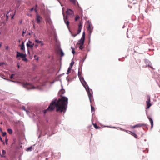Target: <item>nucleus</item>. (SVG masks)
I'll return each mask as SVG.
<instances>
[{
  "label": "nucleus",
  "mask_w": 160,
  "mask_h": 160,
  "mask_svg": "<svg viewBox=\"0 0 160 160\" xmlns=\"http://www.w3.org/2000/svg\"><path fill=\"white\" fill-rule=\"evenodd\" d=\"M23 86L24 87H26L28 89H34L35 87L32 84L29 83H26L23 84Z\"/></svg>",
  "instance_id": "obj_5"
},
{
  "label": "nucleus",
  "mask_w": 160,
  "mask_h": 160,
  "mask_svg": "<svg viewBox=\"0 0 160 160\" xmlns=\"http://www.w3.org/2000/svg\"><path fill=\"white\" fill-rule=\"evenodd\" d=\"M8 139L6 138V140H5V142H6V144H7V143H8Z\"/></svg>",
  "instance_id": "obj_35"
},
{
  "label": "nucleus",
  "mask_w": 160,
  "mask_h": 160,
  "mask_svg": "<svg viewBox=\"0 0 160 160\" xmlns=\"http://www.w3.org/2000/svg\"><path fill=\"white\" fill-rule=\"evenodd\" d=\"M3 17H4V18H5V14H4L3 16H2V18H3Z\"/></svg>",
  "instance_id": "obj_48"
},
{
  "label": "nucleus",
  "mask_w": 160,
  "mask_h": 160,
  "mask_svg": "<svg viewBox=\"0 0 160 160\" xmlns=\"http://www.w3.org/2000/svg\"><path fill=\"white\" fill-rule=\"evenodd\" d=\"M22 60L23 61H25L26 62H28V60L26 58V54L22 58Z\"/></svg>",
  "instance_id": "obj_18"
},
{
  "label": "nucleus",
  "mask_w": 160,
  "mask_h": 160,
  "mask_svg": "<svg viewBox=\"0 0 160 160\" xmlns=\"http://www.w3.org/2000/svg\"><path fill=\"white\" fill-rule=\"evenodd\" d=\"M67 16H66V18H64V20L65 23L66 24L68 28L69 22L67 20Z\"/></svg>",
  "instance_id": "obj_12"
},
{
  "label": "nucleus",
  "mask_w": 160,
  "mask_h": 160,
  "mask_svg": "<svg viewBox=\"0 0 160 160\" xmlns=\"http://www.w3.org/2000/svg\"><path fill=\"white\" fill-rule=\"evenodd\" d=\"M37 23L39 24L41 22V21L42 19V17L39 15H37L36 18Z\"/></svg>",
  "instance_id": "obj_8"
},
{
  "label": "nucleus",
  "mask_w": 160,
  "mask_h": 160,
  "mask_svg": "<svg viewBox=\"0 0 160 160\" xmlns=\"http://www.w3.org/2000/svg\"><path fill=\"white\" fill-rule=\"evenodd\" d=\"M85 33L84 32H83L81 39L78 41V42L77 43V45H79V49L81 50H82L84 47L83 45L84 43V41L85 39Z\"/></svg>",
  "instance_id": "obj_2"
},
{
  "label": "nucleus",
  "mask_w": 160,
  "mask_h": 160,
  "mask_svg": "<svg viewBox=\"0 0 160 160\" xmlns=\"http://www.w3.org/2000/svg\"><path fill=\"white\" fill-rule=\"evenodd\" d=\"M93 125L94 127V128L96 129H99L100 128V127H98V126L96 124H94L93 123Z\"/></svg>",
  "instance_id": "obj_21"
},
{
  "label": "nucleus",
  "mask_w": 160,
  "mask_h": 160,
  "mask_svg": "<svg viewBox=\"0 0 160 160\" xmlns=\"http://www.w3.org/2000/svg\"><path fill=\"white\" fill-rule=\"evenodd\" d=\"M6 134H7V133L6 132H3L2 133V136L4 137V136H6Z\"/></svg>",
  "instance_id": "obj_29"
},
{
  "label": "nucleus",
  "mask_w": 160,
  "mask_h": 160,
  "mask_svg": "<svg viewBox=\"0 0 160 160\" xmlns=\"http://www.w3.org/2000/svg\"><path fill=\"white\" fill-rule=\"evenodd\" d=\"M32 146L28 147L26 149L27 151H32Z\"/></svg>",
  "instance_id": "obj_20"
},
{
  "label": "nucleus",
  "mask_w": 160,
  "mask_h": 160,
  "mask_svg": "<svg viewBox=\"0 0 160 160\" xmlns=\"http://www.w3.org/2000/svg\"><path fill=\"white\" fill-rule=\"evenodd\" d=\"M37 57V56H36V55H35V56H34V58H35V57Z\"/></svg>",
  "instance_id": "obj_53"
},
{
  "label": "nucleus",
  "mask_w": 160,
  "mask_h": 160,
  "mask_svg": "<svg viewBox=\"0 0 160 160\" xmlns=\"http://www.w3.org/2000/svg\"><path fill=\"white\" fill-rule=\"evenodd\" d=\"M22 109L24 110V111H26L27 113L28 112V111L26 110L24 106L22 107Z\"/></svg>",
  "instance_id": "obj_31"
},
{
  "label": "nucleus",
  "mask_w": 160,
  "mask_h": 160,
  "mask_svg": "<svg viewBox=\"0 0 160 160\" xmlns=\"http://www.w3.org/2000/svg\"><path fill=\"white\" fill-rule=\"evenodd\" d=\"M37 60H38V57L36 59Z\"/></svg>",
  "instance_id": "obj_52"
},
{
  "label": "nucleus",
  "mask_w": 160,
  "mask_h": 160,
  "mask_svg": "<svg viewBox=\"0 0 160 160\" xmlns=\"http://www.w3.org/2000/svg\"><path fill=\"white\" fill-rule=\"evenodd\" d=\"M34 43H32V42L29 41L27 43V46L28 48L30 47L31 48H33L34 46Z\"/></svg>",
  "instance_id": "obj_7"
},
{
  "label": "nucleus",
  "mask_w": 160,
  "mask_h": 160,
  "mask_svg": "<svg viewBox=\"0 0 160 160\" xmlns=\"http://www.w3.org/2000/svg\"><path fill=\"white\" fill-rule=\"evenodd\" d=\"M79 18V16L78 15H76L75 18V21H77Z\"/></svg>",
  "instance_id": "obj_24"
},
{
  "label": "nucleus",
  "mask_w": 160,
  "mask_h": 160,
  "mask_svg": "<svg viewBox=\"0 0 160 160\" xmlns=\"http://www.w3.org/2000/svg\"><path fill=\"white\" fill-rule=\"evenodd\" d=\"M71 48L72 49V52L73 54H74L75 53V51L74 50V49L72 48Z\"/></svg>",
  "instance_id": "obj_30"
},
{
  "label": "nucleus",
  "mask_w": 160,
  "mask_h": 160,
  "mask_svg": "<svg viewBox=\"0 0 160 160\" xmlns=\"http://www.w3.org/2000/svg\"><path fill=\"white\" fill-rule=\"evenodd\" d=\"M68 101V98L65 97H62L58 100L55 99L52 101L48 108L43 111V113L45 114L48 112L52 111L56 107L57 112L64 113L67 108Z\"/></svg>",
  "instance_id": "obj_1"
},
{
  "label": "nucleus",
  "mask_w": 160,
  "mask_h": 160,
  "mask_svg": "<svg viewBox=\"0 0 160 160\" xmlns=\"http://www.w3.org/2000/svg\"><path fill=\"white\" fill-rule=\"evenodd\" d=\"M82 28V25L81 23H79L78 25V34H79L80 33Z\"/></svg>",
  "instance_id": "obj_11"
},
{
  "label": "nucleus",
  "mask_w": 160,
  "mask_h": 160,
  "mask_svg": "<svg viewBox=\"0 0 160 160\" xmlns=\"http://www.w3.org/2000/svg\"><path fill=\"white\" fill-rule=\"evenodd\" d=\"M8 16L7 15H6V21H8Z\"/></svg>",
  "instance_id": "obj_39"
},
{
  "label": "nucleus",
  "mask_w": 160,
  "mask_h": 160,
  "mask_svg": "<svg viewBox=\"0 0 160 160\" xmlns=\"http://www.w3.org/2000/svg\"><path fill=\"white\" fill-rule=\"evenodd\" d=\"M25 55L17 51V52L16 58H18L19 57L22 58Z\"/></svg>",
  "instance_id": "obj_9"
},
{
  "label": "nucleus",
  "mask_w": 160,
  "mask_h": 160,
  "mask_svg": "<svg viewBox=\"0 0 160 160\" xmlns=\"http://www.w3.org/2000/svg\"><path fill=\"white\" fill-rule=\"evenodd\" d=\"M15 13V12H14V13ZM14 15H13L12 17V19L13 18V17H14Z\"/></svg>",
  "instance_id": "obj_44"
},
{
  "label": "nucleus",
  "mask_w": 160,
  "mask_h": 160,
  "mask_svg": "<svg viewBox=\"0 0 160 160\" xmlns=\"http://www.w3.org/2000/svg\"><path fill=\"white\" fill-rule=\"evenodd\" d=\"M66 12L68 15H72L74 14L73 11L70 9H67Z\"/></svg>",
  "instance_id": "obj_10"
},
{
  "label": "nucleus",
  "mask_w": 160,
  "mask_h": 160,
  "mask_svg": "<svg viewBox=\"0 0 160 160\" xmlns=\"http://www.w3.org/2000/svg\"><path fill=\"white\" fill-rule=\"evenodd\" d=\"M2 46V43L1 42H0V48Z\"/></svg>",
  "instance_id": "obj_47"
},
{
  "label": "nucleus",
  "mask_w": 160,
  "mask_h": 160,
  "mask_svg": "<svg viewBox=\"0 0 160 160\" xmlns=\"http://www.w3.org/2000/svg\"><path fill=\"white\" fill-rule=\"evenodd\" d=\"M2 153L3 154H5L6 153V152L5 150H3L2 151Z\"/></svg>",
  "instance_id": "obj_33"
},
{
  "label": "nucleus",
  "mask_w": 160,
  "mask_h": 160,
  "mask_svg": "<svg viewBox=\"0 0 160 160\" xmlns=\"http://www.w3.org/2000/svg\"><path fill=\"white\" fill-rule=\"evenodd\" d=\"M78 33L77 34H75L73 35L74 37H75V36H76L77 35H78Z\"/></svg>",
  "instance_id": "obj_41"
},
{
  "label": "nucleus",
  "mask_w": 160,
  "mask_h": 160,
  "mask_svg": "<svg viewBox=\"0 0 160 160\" xmlns=\"http://www.w3.org/2000/svg\"><path fill=\"white\" fill-rule=\"evenodd\" d=\"M81 74H82V73L81 72L78 71V77L79 78L80 80L81 79Z\"/></svg>",
  "instance_id": "obj_22"
},
{
  "label": "nucleus",
  "mask_w": 160,
  "mask_h": 160,
  "mask_svg": "<svg viewBox=\"0 0 160 160\" xmlns=\"http://www.w3.org/2000/svg\"><path fill=\"white\" fill-rule=\"evenodd\" d=\"M33 27L34 28H35V25L34 23H33Z\"/></svg>",
  "instance_id": "obj_50"
},
{
  "label": "nucleus",
  "mask_w": 160,
  "mask_h": 160,
  "mask_svg": "<svg viewBox=\"0 0 160 160\" xmlns=\"http://www.w3.org/2000/svg\"><path fill=\"white\" fill-rule=\"evenodd\" d=\"M74 63V61H72L70 64V68H72V67L73 66Z\"/></svg>",
  "instance_id": "obj_26"
},
{
  "label": "nucleus",
  "mask_w": 160,
  "mask_h": 160,
  "mask_svg": "<svg viewBox=\"0 0 160 160\" xmlns=\"http://www.w3.org/2000/svg\"><path fill=\"white\" fill-rule=\"evenodd\" d=\"M33 9H34L33 8H32L31 9L30 11H32L33 10Z\"/></svg>",
  "instance_id": "obj_42"
},
{
  "label": "nucleus",
  "mask_w": 160,
  "mask_h": 160,
  "mask_svg": "<svg viewBox=\"0 0 160 160\" xmlns=\"http://www.w3.org/2000/svg\"><path fill=\"white\" fill-rule=\"evenodd\" d=\"M48 160V158H46V160Z\"/></svg>",
  "instance_id": "obj_54"
},
{
  "label": "nucleus",
  "mask_w": 160,
  "mask_h": 160,
  "mask_svg": "<svg viewBox=\"0 0 160 160\" xmlns=\"http://www.w3.org/2000/svg\"><path fill=\"white\" fill-rule=\"evenodd\" d=\"M14 75V74H12L10 77V78L11 79L13 78V76Z\"/></svg>",
  "instance_id": "obj_32"
},
{
  "label": "nucleus",
  "mask_w": 160,
  "mask_h": 160,
  "mask_svg": "<svg viewBox=\"0 0 160 160\" xmlns=\"http://www.w3.org/2000/svg\"><path fill=\"white\" fill-rule=\"evenodd\" d=\"M18 68H20V66L19 65H18Z\"/></svg>",
  "instance_id": "obj_51"
},
{
  "label": "nucleus",
  "mask_w": 160,
  "mask_h": 160,
  "mask_svg": "<svg viewBox=\"0 0 160 160\" xmlns=\"http://www.w3.org/2000/svg\"><path fill=\"white\" fill-rule=\"evenodd\" d=\"M148 119H149V121H150V122L151 123V128H152L153 127V120L150 117H148Z\"/></svg>",
  "instance_id": "obj_15"
},
{
  "label": "nucleus",
  "mask_w": 160,
  "mask_h": 160,
  "mask_svg": "<svg viewBox=\"0 0 160 160\" xmlns=\"http://www.w3.org/2000/svg\"><path fill=\"white\" fill-rule=\"evenodd\" d=\"M3 63L2 62H0V66H1L3 64Z\"/></svg>",
  "instance_id": "obj_43"
},
{
  "label": "nucleus",
  "mask_w": 160,
  "mask_h": 160,
  "mask_svg": "<svg viewBox=\"0 0 160 160\" xmlns=\"http://www.w3.org/2000/svg\"><path fill=\"white\" fill-rule=\"evenodd\" d=\"M38 45H37V44H35V47L36 48H37V47H38Z\"/></svg>",
  "instance_id": "obj_40"
},
{
  "label": "nucleus",
  "mask_w": 160,
  "mask_h": 160,
  "mask_svg": "<svg viewBox=\"0 0 160 160\" xmlns=\"http://www.w3.org/2000/svg\"><path fill=\"white\" fill-rule=\"evenodd\" d=\"M60 55L61 57H62L64 55V53L62 50L60 51Z\"/></svg>",
  "instance_id": "obj_27"
},
{
  "label": "nucleus",
  "mask_w": 160,
  "mask_h": 160,
  "mask_svg": "<svg viewBox=\"0 0 160 160\" xmlns=\"http://www.w3.org/2000/svg\"><path fill=\"white\" fill-rule=\"evenodd\" d=\"M8 132L10 134H12V129L9 128L7 130Z\"/></svg>",
  "instance_id": "obj_19"
},
{
  "label": "nucleus",
  "mask_w": 160,
  "mask_h": 160,
  "mask_svg": "<svg viewBox=\"0 0 160 160\" xmlns=\"http://www.w3.org/2000/svg\"><path fill=\"white\" fill-rule=\"evenodd\" d=\"M71 70V68H70V67H69V68H68V70L67 73V74L69 73L70 72Z\"/></svg>",
  "instance_id": "obj_25"
},
{
  "label": "nucleus",
  "mask_w": 160,
  "mask_h": 160,
  "mask_svg": "<svg viewBox=\"0 0 160 160\" xmlns=\"http://www.w3.org/2000/svg\"><path fill=\"white\" fill-rule=\"evenodd\" d=\"M87 88H86V90L87 91L88 95L90 101V102L92 103L94 101L93 96L92 93L90 92L89 88V87H87Z\"/></svg>",
  "instance_id": "obj_3"
},
{
  "label": "nucleus",
  "mask_w": 160,
  "mask_h": 160,
  "mask_svg": "<svg viewBox=\"0 0 160 160\" xmlns=\"http://www.w3.org/2000/svg\"><path fill=\"white\" fill-rule=\"evenodd\" d=\"M130 133L128 132V133L130 134L131 135H132V136H133L135 138H137V136L136 134L135 133L131 132L130 131H128Z\"/></svg>",
  "instance_id": "obj_16"
},
{
  "label": "nucleus",
  "mask_w": 160,
  "mask_h": 160,
  "mask_svg": "<svg viewBox=\"0 0 160 160\" xmlns=\"http://www.w3.org/2000/svg\"><path fill=\"white\" fill-rule=\"evenodd\" d=\"M37 7H38V5L37 4H36L35 5V7H36V8Z\"/></svg>",
  "instance_id": "obj_49"
},
{
  "label": "nucleus",
  "mask_w": 160,
  "mask_h": 160,
  "mask_svg": "<svg viewBox=\"0 0 160 160\" xmlns=\"http://www.w3.org/2000/svg\"><path fill=\"white\" fill-rule=\"evenodd\" d=\"M26 32V30L25 31H23L22 32V36H24V34Z\"/></svg>",
  "instance_id": "obj_34"
},
{
  "label": "nucleus",
  "mask_w": 160,
  "mask_h": 160,
  "mask_svg": "<svg viewBox=\"0 0 160 160\" xmlns=\"http://www.w3.org/2000/svg\"><path fill=\"white\" fill-rule=\"evenodd\" d=\"M147 101H146L147 104V108H148L151 106V104L150 103V97L149 95H147Z\"/></svg>",
  "instance_id": "obj_6"
},
{
  "label": "nucleus",
  "mask_w": 160,
  "mask_h": 160,
  "mask_svg": "<svg viewBox=\"0 0 160 160\" xmlns=\"http://www.w3.org/2000/svg\"><path fill=\"white\" fill-rule=\"evenodd\" d=\"M87 29L88 31L90 33H91L92 32V29H91L90 24H88Z\"/></svg>",
  "instance_id": "obj_17"
},
{
  "label": "nucleus",
  "mask_w": 160,
  "mask_h": 160,
  "mask_svg": "<svg viewBox=\"0 0 160 160\" xmlns=\"http://www.w3.org/2000/svg\"><path fill=\"white\" fill-rule=\"evenodd\" d=\"M28 34H29V35H30V33H28Z\"/></svg>",
  "instance_id": "obj_55"
},
{
  "label": "nucleus",
  "mask_w": 160,
  "mask_h": 160,
  "mask_svg": "<svg viewBox=\"0 0 160 160\" xmlns=\"http://www.w3.org/2000/svg\"><path fill=\"white\" fill-rule=\"evenodd\" d=\"M148 67H149L150 68H151L152 69H154L151 66H150V65H148Z\"/></svg>",
  "instance_id": "obj_36"
},
{
  "label": "nucleus",
  "mask_w": 160,
  "mask_h": 160,
  "mask_svg": "<svg viewBox=\"0 0 160 160\" xmlns=\"http://www.w3.org/2000/svg\"><path fill=\"white\" fill-rule=\"evenodd\" d=\"M142 127L144 129H148L147 125L144 123H139L132 126V128H136Z\"/></svg>",
  "instance_id": "obj_4"
},
{
  "label": "nucleus",
  "mask_w": 160,
  "mask_h": 160,
  "mask_svg": "<svg viewBox=\"0 0 160 160\" xmlns=\"http://www.w3.org/2000/svg\"><path fill=\"white\" fill-rule=\"evenodd\" d=\"M0 140H1V141L2 142H3V143H4V142H3V140H2V138H1V137L0 136Z\"/></svg>",
  "instance_id": "obj_37"
},
{
  "label": "nucleus",
  "mask_w": 160,
  "mask_h": 160,
  "mask_svg": "<svg viewBox=\"0 0 160 160\" xmlns=\"http://www.w3.org/2000/svg\"><path fill=\"white\" fill-rule=\"evenodd\" d=\"M70 1L73 4H76V0H70Z\"/></svg>",
  "instance_id": "obj_23"
},
{
  "label": "nucleus",
  "mask_w": 160,
  "mask_h": 160,
  "mask_svg": "<svg viewBox=\"0 0 160 160\" xmlns=\"http://www.w3.org/2000/svg\"><path fill=\"white\" fill-rule=\"evenodd\" d=\"M34 11H35V12H37V10L36 8H35V9H34Z\"/></svg>",
  "instance_id": "obj_46"
},
{
  "label": "nucleus",
  "mask_w": 160,
  "mask_h": 160,
  "mask_svg": "<svg viewBox=\"0 0 160 160\" xmlns=\"http://www.w3.org/2000/svg\"><path fill=\"white\" fill-rule=\"evenodd\" d=\"M4 78V79H5L7 80H9V81H12V82H13L11 80H9V79H6V78Z\"/></svg>",
  "instance_id": "obj_45"
},
{
  "label": "nucleus",
  "mask_w": 160,
  "mask_h": 160,
  "mask_svg": "<svg viewBox=\"0 0 160 160\" xmlns=\"http://www.w3.org/2000/svg\"><path fill=\"white\" fill-rule=\"evenodd\" d=\"M8 48H9V47H8V46H6L5 47V49L7 50H8Z\"/></svg>",
  "instance_id": "obj_38"
},
{
  "label": "nucleus",
  "mask_w": 160,
  "mask_h": 160,
  "mask_svg": "<svg viewBox=\"0 0 160 160\" xmlns=\"http://www.w3.org/2000/svg\"><path fill=\"white\" fill-rule=\"evenodd\" d=\"M35 42L37 43L40 44L41 46H43L44 45L42 42L41 41H40L39 40L37 39H36L35 40Z\"/></svg>",
  "instance_id": "obj_13"
},
{
  "label": "nucleus",
  "mask_w": 160,
  "mask_h": 160,
  "mask_svg": "<svg viewBox=\"0 0 160 160\" xmlns=\"http://www.w3.org/2000/svg\"><path fill=\"white\" fill-rule=\"evenodd\" d=\"M19 46L21 47V49L22 51L25 50V47L24 45V42H22V44L19 45Z\"/></svg>",
  "instance_id": "obj_14"
},
{
  "label": "nucleus",
  "mask_w": 160,
  "mask_h": 160,
  "mask_svg": "<svg viewBox=\"0 0 160 160\" xmlns=\"http://www.w3.org/2000/svg\"><path fill=\"white\" fill-rule=\"evenodd\" d=\"M91 108L92 112V113L93 111L94 112V111H95L94 108V107H92V105H91Z\"/></svg>",
  "instance_id": "obj_28"
},
{
  "label": "nucleus",
  "mask_w": 160,
  "mask_h": 160,
  "mask_svg": "<svg viewBox=\"0 0 160 160\" xmlns=\"http://www.w3.org/2000/svg\"><path fill=\"white\" fill-rule=\"evenodd\" d=\"M20 40H19L18 41V42H20Z\"/></svg>",
  "instance_id": "obj_56"
}]
</instances>
